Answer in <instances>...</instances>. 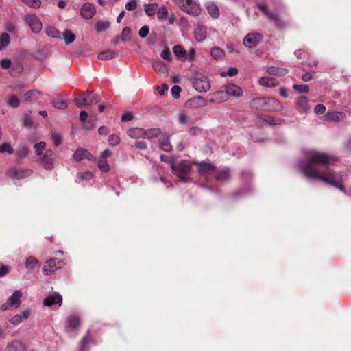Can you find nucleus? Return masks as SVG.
I'll return each mask as SVG.
<instances>
[{
  "label": "nucleus",
  "mask_w": 351,
  "mask_h": 351,
  "mask_svg": "<svg viewBox=\"0 0 351 351\" xmlns=\"http://www.w3.org/2000/svg\"><path fill=\"white\" fill-rule=\"evenodd\" d=\"M191 117L184 112L178 114V121L180 125H189L191 123Z\"/></svg>",
  "instance_id": "nucleus-38"
},
{
  "label": "nucleus",
  "mask_w": 351,
  "mask_h": 351,
  "mask_svg": "<svg viewBox=\"0 0 351 351\" xmlns=\"http://www.w3.org/2000/svg\"><path fill=\"white\" fill-rule=\"evenodd\" d=\"M62 303V297L57 292L45 297V306H51L55 304H58L59 306H61Z\"/></svg>",
  "instance_id": "nucleus-16"
},
{
  "label": "nucleus",
  "mask_w": 351,
  "mask_h": 351,
  "mask_svg": "<svg viewBox=\"0 0 351 351\" xmlns=\"http://www.w3.org/2000/svg\"><path fill=\"white\" fill-rule=\"evenodd\" d=\"M195 36L197 40L202 41L206 38V32L201 27H198L195 30Z\"/></svg>",
  "instance_id": "nucleus-47"
},
{
  "label": "nucleus",
  "mask_w": 351,
  "mask_h": 351,
  "mask_svg": "<svg viewBox=\"0 0 351 351\" xmlns=\"http://www.w3.org/2000/svg\"><path fill=\"white\" fill-rule=\"evenodd\" d=\"M32 171L29 169H19L16 168H11L8 171V175L12 178L22 179L29 176Z\"/></svg>",
  "instance_id": "nucleus-14"
},
{
  "label": "nucleus",
  "mask_w": 351,
  "mask_h": 351,
  "mask_svg": "<svg viewBox=\"0 0 351 351\" xmlns=\"http://www.w3.org/2000/svg\"><path fill=\"white\" fill-rule=\"evenodd\" d=\"M22 1L32 8H38L41 3L40 0H22Z\"/></svg>",
  "instance_id": "nucleus-60"
},
{
  "label": "nucleus",
  "mask_w": 351,
  "mask_h": 351,
  "mask_svg": "<svg viewBox=\"0 0 351 351\" xmlns=\"http://www.w3.org/2000/svg\"><path fill=\"white\" fill-rule=\"evenodd\" d=\"M162 134V131L160 128H152L149 130H144L143 138L152 139L157 138Z\"/></svg>",
  "instance_id": "nucleus-30"
},
{
  "label": "nucleus",
  "mask_w": 351,
  "mask_h": 351,
  "mask_svg": "<svg viewBox=\"0 0 351 351\" xmlns=\"http://www.w3.org/2000/svg\"><path fill=\"white\" fill-rule=\"evenodd\" d=\"M173 53L179 58H185L186 51L181 45H176L173 48Z\"/></svg>",
  "instance_id": "nucleus-44"
},
{
  "label": "nucleus",
  "mask_w": 351,
  "mask_h": 351,
  "mask_svg": "<svg viewBox=\"0 0 351 351\" xmlns=\"http://www.w3.org/2000/svg\"><path fill=\"white\" fill-rule=\"evenodd\" d=\"M96 10L95 5L90 3H84L80 10L81 16L86 19H91L95 14Z\"/></svg>",
  "instance_id": "nucleus-13"
},
{
  "label": "nucleus",
  "mask_w": 351,
  "mask_h": 351,
  "mask_svg": "<svg viewBox=\"0 0 351 351\" xmlns=\"http://www.w3.org/2000/svg\"><path fill=\"white\" fill-rule=\"evenodd\" d=\"M160 160L162 162H167L171 165V167L173 166V165L176 162V159L174 157H170L166 155L162 154L160 156Z\"/></svg>",
  "instance_id": "nucleus-57"
},
{
  "label": "nucleus",
  "mask_w": 351,
  "mask_h": 351,
  "mask_svg": "<svg viewBox=\"0 0 351 351\" xmlns=\"http://www.w3.org/2000/svg\"><path fill=\"white\" fill-rule=\"evenodd\" d=\"M282 104L277 99L274 97H266L265 111L279 112L283 109Z\"/></svg>",
  "instance_id": "nucleus-9"
},
{
  "label": "nucleus",
  "mask_w": 351,
  "mask_h": 351,
  "mask_svg": "<svg viewBox=\"0 0 351 351\" xmlns=\"http://www.w3.org/2000/svg\"><path fill=\"white\" fill-rule=\"evenodd\" d=\"M51 138L56 146H59L62 144V137L60 134L56 132H53L51 134Z\"/></svg>",
  "instance_id": "nucleus-52"
},
{
  "label": "nucleus",
  "mask_w": 351,
  "mask_h": 351,
  "mask_svg": "<svg viewBox=\"0 0 351 351\" xmlns=\"http://www.w3.org/2000/svg\"><path fill=\"white\" fill-rule=\"evenodd\" d=\"M152 66L155 71L158 72L161 75H167L168 73V69L166 64L160 60H154L152 63Z\"/></svg>",
  "instance_id": "nucleus-27"
},
{
  "label": "nucleus",
  "mask_w": 351,
  "mask_h": 351,
  "mask_svg": "<svg viewBox=\"0 0 351 351\" xmlns=\"http://www.w3.org/2000/svg\"><path fill=\"white\" fill-rule=\"evenodd\" d=\"M30 315V311L25 310L23 312L22 315H16L12 318L10 319L5 323L6 328H10V324L13 326L19 325L23 319H27Z\"/></svg>",
  "instance_id": "nucleus-11"
},
{
  "label": "nucleus",
  "mask_w": 351,
  "mask_h": 351,
  "mask_svg": "<svg viewBox=\"0 0 351 351\" xmlns=\"http://www.w3.org/2000/svg\"><path fill=\"white\" fill-rule=\"evenodd\" d=\"M293 88L300 93L309 92V86L306 84H294Z\"/></svg>",
  "instance_id": "nucleus-51"
},
{
  "label": "nucleus",
  "mask_w": 351,
  "mask_h": 351,
  "mask_svg": "<svg viewBox=\"0 0 351 351\" xmlns=\"http://www.w3.org/2000/svg\"><path fill=\"white\" fill-rule=\"evenodd\" d=\"M176 3L184 12L193 16H198L200 12L199 5L193 0H176Z\"/></svg>",
  "instance_id": "nucleus-5"
},
{
  "label": "nucleus",
  "mask_w": 351,
  "mask_h": 351,
  "mask_svg": "<svg viewBox=\"0 0 351 351\" xmlns=\"http://www.w3.org/2000/svg\"><path fill=\"white\" fill-rule=\"evenodd\" d=\"M74 102L79 108L87 107L85 92L82 93L80 96L75 97L74 98Z\"/></svg>",
  "instance_id": "nucleus-37"
},
{
  "label": "nucleus",
  "mask_w": 351,
  "mask_h": 351,
  "mask_svg": "<svg viewBox=\"0 0 351 351\" xmlns=\"http://www.w3.org/2000/svg\"><path fill=\"white\" fill-rule=\"evenodd\" d=\"M41 96V94L36 90H32L27 93H25L23 95L24 98L26 100L32 99H37Z\"/></svg>",
  "instance_id": "nucleus-49"
},
{
  "label": "nucleus",
  "mask_w": 351,
  "mask_h": 351,
  "mask_svg": "<svg viewBox=\"0 0 351 351\" xmlns=\"http://www.w3.org/2000/svg\"><path fill=\"white\" fill-rule=\"evenodd\" d=\"M259 84L266 87H275L278 84L276 78L264 77L259 80Z\"/></svg>",
  "instance_id": "nucleus-31"
},
{
  "label": "nucleus",
  "mask_w": 351,
  "mask_h": 351,
  "mask_svg": "<svg viewBox=\"0 0 351 351\" xmlns=\"http://www.w3.org/2000/svg\"><path fill=\"white\" fill-rule=\"evenodd\" d=\"M94 158L95 157L93 154H91L87 149L84 148L77 149L73 154V158L76 161H81L85 158L88 160H93Z\"/></svg>",
  "instance_id": "nucleus-15"
},
{
  "label": "nucleus",
  "mask_w": 351,
  "mask_h": 351,
  "mask_svg": "<svg viewBox=\"0 0 351 351\" xmlns=\"http://www.w3.org/2000/svg\"><path fill=\"white\" fill-rule=\"evenodd\" d=\"M265 98L266 97H256L250 100L249 102L250 107L252 109L265 111Z\"/></svg>",
  "instance_id": "nucleus-20"
},
{
  "label": "nucleus",
  "mask_w": 351,
  "mask_h": 351,
  "mask_svg": "<svg viewBox=\"0 0 351 351\" xmlns=\"http://www.w3.org/2000/svg\"><path fill=\"white\" fill-rule=\"evenodd\" d=\"M181 90H182V89L178 85H174L171 88L172 97L175 99L179 98Z\"/></svg>",
  "instance_id": "nucleus-58"
},
{
  "label": "nucleus",
  "mask_w": 351,
  "mask_h": 351,
  "mask_svg": "<svg viewBox=\"0 0 351 351\" xmlns=\"http://www.w3.org/2000/svg\"><path fill=\"white\" fill-rule=\"evenodd\" d=\"M10 43V37L8 33L0 34V51L8 47Z\"/></svg>",
  "instance_id": "nucleus-36"
},
{
  "label": "nucleus",
  "mask_w": 351,
  "mask_h": 351,
  "mask_svg": "<svg viewBox=\"0 0 351 351\" xmlns=\"http://www.w3.org/2000/svg\"><path fill=\"white\" fill-rule=\"evenodd\" d=\"M195 165H198V173L200 178H203L207 182H209L210 178L213 177L216 169L215 166L209 162H195Z\"/></svg>",
  "instance_id": "nucleus-6"
},
{
  "label": "nucleus",
  "mask_w": 351,
  "mask_h": 351,
  "mask_svg": "<svg viewBox=\"0 0 351 351\" xmlns=\"http://www.w3.org/2000/svg\"><path fill=\"white\" fill-rule=\"evenodd\" d=\"M63 38L66 45L71 44L75 39V35L70 30H65L63 32Z\"/></svg>",
  "instance_id": "nucleus-41"
},
{
  "label": "nucleus",
  "mask_w": 351,
  "mask_h": 351,
  "mask_svg": "<svg viewBox=\"0 0 351 351\" xmlns=\"http://www.w3.org/2000/svg\"><path fill=\"white\" fill-rule=\"evenodd\" d=\"M159 145L161 149L169 152L172 149L169 136L167 134H161L159 140Z\"/></svg>",
  "instance_id": "nucleus-25"
},
{
  "label": "nucleus",
  "mask_w": 351,
  "mask_h": 351,
  "mask_svg": "<svg viewBox=\"0 0 351 351\" xmlns=\"http://www.w3.org/2000/svg\"><path fill=\"white\" fill-rule=\"evenodd\" d=\"M56 155L51 149L45 151V170H51Z\"/></svg>",
  "instance_id": "nucleus-21"
},
{
  "label": "nucleus",
  "mask_w": 351,
  "mask_h": 351,
  "mask_svg": "<svg viewBox=\"0 0 351 351\" xmlns=\"http://www.w3.org/2000/svg\"><path fill=\"white\" fill-rule=\"evenodd\" d=\"M24 20L34 33H39L41 31L43 23L35 14H27L24 16Z\"/></svg>",
  "instance_id": "nucleus-8"
},
{
  "label": "nucleus",
  "mask_w": 351,
  "mask_h": 351,
  "mask_svg": "<svg viewBox=\"0 0 351 351\" xmlns=\"http://www.w3.org/2000/svg\"><path fill=\"white\" fill-rule=\"evenodd\" d=\"M87 106L101 101L100 96L94 92H85Z\"/></svg>",
  "instance_id": "nucleus-28"
},
{
  "label": "nucleus",
  "mask_w": 351,
  "mask_h": 351,
  "mask_svg": "<svg viewBox=\"0 0 351 351\" xmlns=\"http://www.w3.org/2000/svg\"><path fill=\"white\" fill-rule=\"evenodd\" d=\"M22 296L21 291L16 290L12 295L8 299L7 302L3 304L1 306V311H6L10 307L17 308L21 305L20 298Z\"/></svg>",
  "instance_id": "nucleus-7"
},
{
  "label": "nucleus",
  "mask_w": 351,
  "mask_h": 351,
  "mask_svg": "<svg viewBox=\"0 0 351 351\" xmlns=\"http://www.w3.org/2000/svg\"><path fill=\"white\" fill-rule=\"evenodd\" d=\"M8 351H23L22 345L19 341H13L8 345Z\"/></svg>",
  "instance_id": "nucleus-48"
},
{
  "label": "nucleus",
  "mask_w": 351,
  "mask_h": 351,
  "mask_svg": "<svg viewBox=\"0 0 351 351\" xmlns=\"http://www.w3.org/2000/svg\"><path fill=\"white\" fill-rule=\"evenodd\" d=\"M62 261H60L56 258H51L45 261V274L53 273L58 269L62 266Z\"/></svg>",
  "instance_id": "nucleus-12"
},
{
  "label": "nucleus",
  "mask_w": 351,
  "mask_h": 351,
  "mask_svg": "<svg viewBox=\"0 0 351 351\" xmlns=\"http://www.w3.org/2000/svg\"><path fill=\"white\" fill-rule=\"evenodd\" d=\"M110 23L107 21H99L96 23V30L97 32H101L109 27Z\"/></svg>",
  "instance_id": "nucleus-50"
},
{
  "label": "nucleus",
  "mask_w": 351,
  "mask_h": 351,
  "mask_svg": "<svg viewBox=\"0 0 351 351\" xmlns=\"http://www.w3.org/2000/svg\"><path fill=\"white\" fill-rule=\"evenodd\" d=\"M92 341V337L90 335V331L88 330L85 337H83L81 341V346L80 348V351H88V345Z\"/></svg>",
  "instance_id": "nucleus-35"
},
{
  "label": "nucleus",
  "mask_w": 351,
  "mask_h": 351,
  "mask_svg": "<svg viewBox=\"0 0 351 351\" xmlns=\"http://www.w3.org/2000/svg\"><path fill=\"white\" fill-rule=\"evenodd\" d=\"M337 158L333 156L315 152L308 156L307 161L301 165V168L307 177L318 179L344 191L342 177L326 167L334 164Z\"/></svg>",
  "instance_id": "nucleus-1"
},
{
  "label": "nucleus",
  "mask_w": 351,
  "mask_h": 351,
  "mask_svg": "<svg viewBox=\"0 0 351 351\" xmlns=\"http://www.w3.org/2000/svg\"><path fill=\"white\" fill-rule=\"evenodd\" d=\"M137 7V3L135 0H130L125 4V9L128 11H133Z\"/></svg>",
  "instance_id": "nucleus-63"
},
{
  "label": "nucleus",
  "mask_w": 351,
  "mask_h": 351,
  "mask_svg": "<svg viewBox=\"0 0 351 351\" xmlns=\"http://www.w3.org/2000/svg\"><path fill=\"white\" fill-rule=\"evenodd\" d=\"M108 143L110 145L112 146H116L119 144L120 138L118 136L115 134H111L108 137Z\"/></svg>",
  "instance_id": "nucleus-56"
},
{
  "label": "nucleus",
  "mask_w": 351,
  "mask_h": 351,
  "mask_svg": "<svg viewBox=\"0 0 351 351\" xmlns=\"http://www.w3.org/2000/svg\"><path fill=\"white\" fill-rule=\"evenodd\" d=\"M258 117L264 121H265L267 124L270 125H281L285 122L284 119L282 118H275L272 116H265L263 114H258Z\"/></svg>",
  "instance_id": "nucleus-22"
},
{
  "label": "nucleus",
  "mask_w": 351,
  "mask_h": 351,
  "mask_svg": "<svg viewBox=\"0 0 351 351\" xmlns=\"http://www.w3.org/2000/svg\"><path fill=\"white\" fill-rule=\"evenodd\" d=\"M25 267L30 271L40 267L39 261L34 258L29 257L25 261Z\"/></svg>",
  "instance_id": "nucleus-32"
},
{
  "label": "nucleus",
  "mask_w": 351,
  "mask_h": 351,
  "mask_svg": "<svg viewBox=\"0 0 351 351\" xmlns=\"http://www.w3.org/2000/svg\"><path fill=\"white\" fill-rule=\"evenodd\" d=\"M168 15V11L166 7H160L157 12V17L159 20H162L167 18Z\"/></svg>",
  "instance_id": "nucleus-53"
},
{
  "label": "nucleus",
  "mask_w": 351,
  "mask_h": 351,
  "mask_svg": "<svg viewBox=\"0 0 351 351\" xmlns=\"http://www.w3.org/2000/svg\"><path fill=\"white\" fill-rule=\"evenodd\" d=\"M325 117L328 121L339 122L346 118V114L342 112L331 111L328 112Z\"/></svg>",
  "instance_id": "nucleus-23"
},
{
  "label": "nucleus",
  "mask_w": 351,
  "mask_h": 351,
  "mask_svg": "<svg viewBox=\"0 0 351 351\" xmlns=\"http://www.w3.org/2000/svg\"><path fill=\"white\" fill-rule=\"evenodd\" d=\"M149 32V28L147 25H144L139 29L138 34L139 36L142 38H145Z\"/></svg>",
  "instance_id": "nucleus-61"
},
{
  "label": "nucleus",
  "mask_w": 351,
  "mask_h": 351,
  "mask_svg": "<svg viewBox=\"0 0 351 351\" xmlns=\"http://www.w3.org/2000/svg\"><path fill=\"white\" fill-rule=\"evenodd\" d=\"M127 134L132 138H143L144 129L141 128H131L127 130Z\"/></svg>",
  "instance_id": "nucleus-26"
},
{
  "label": "nucleus",
  "mask_w": 351,
  "mask_h": 351,
  "mask_svg": "<svg viewBox=\"0 0 351 351\" xmlns=\"http://www.w3.org/2000/svg\"><path fill=\"white\" fill-rule=\"evenodd\" d=\"M161 57L167 60V61H171V52H170V50L169 49V48L166 47L161 53L160 54Z\"/></svg>",
  "instance_id": "nucleus-62"
},
{
  "label": "nucleus",
  "mask_w": 351,
  "mask_h": 351,
  "mask_svg": "<svg viewBox=\"0 0 351 351\" xmlns=\"http://www.w3.org/2000/svg\"><path fill=\"white\" fill-rule=\"evenodd\" d=\"M8 152V154L14 153V149L12 148L10 144L5 143L0 145V153Z\"/></svg>",
  "instance_id": "nucleus-55"
},
{
  "label": "nucleus",
  "mask_w": 351,
  "mask_h": 351,
  "mask_svg": "<svg viewBox=\"0 0 351 351\" xmlns=\"http://www.w3.org/2000/svg\"><path fill=\"white\" fill-rule=\"evenodd\" d=\"M210 55L214 59L220 60L224 56V52L221 48L215 47L210 49Z\"/></svg>",
  "instance_id": "nucleus-39"
},
{
  "label": "nucleus",
  "mask_w": 351,
  "mask_h": 351,
  "mask_svg": "<svg viewBox=\"0 0 351 351\" xmlns=\"http://www.w3.org/2000/svg\"><path fill=\"white\" fill-rule=\"evenodd\" d=\"M51 104L54 108L60 110H64L68 106L66 100L60 97L59 96H56L51 98Z\"/></svg>",
  "instance_id": "nucleus-24"
},
{
  "label": "nucleus",
  "mask_w": 351,
  "mask_h": 351,
  "mask_svg": "<svg viewBox=\"0 0 351 351\" xmlns=\"http://www.w3.org/2000/svg\"><path fill=\"white\" fill-rule=\"evenodd\" d=\"M98 167L103 172H108L110 169L108 161L101 158L98 160Z\"/></svg>",
  "instance_id": "nucleus-46"
},
{
  "label": "nucleus",
  "mask_w": 351,
  "mask_h": 351,
  "mask_svg": "<svg viewBox=\"0 0 351 351\" xmlns=\"http://www.w3.org/2000/svg\"><path fill=\"white\" fill-rule=\"evenodd\" d=\"M256 6L264 15H265L269 20L273 21L277 28L281 29L286 25L285 22L278 14L271 12L269 10V8L267 3L258 2L256 3Z\"/></svg>",
  "instance_id": "nucleus-4"
},
{
  "label": "nucleus",
  "mask_w": 351,
  "mask_h": 351,
  "mask_svg": "<svg viewBox=\"0 0 351 351\" xmlns=\"http://www.w3.org/2000/svg\"><path fill=\"white\" fill-rule=\"evenodd\" d=\"M131 37V29L129 27H125L121 32V40L123 42H127L130 40Z\"/></svg>",
  "instance_id": "nucleus-43"
},
{
  "label": "nucleus",
  "mask_w": 351,
  "mask_h": 351,
  "mask_svg": "<svg viewBox=\"0 0 351 351\" xmlns=\"http://www.w3.org/2000/svg\"><path fill=\"white\" fill-rule=\"evenodd\" d=\"M34 149H35V152H36V155L40 156V160H41V161H43V157L41 156V155L44 150V143L40 142V143H36L34 145Z\"/></svg>",
  "instance_id": "nucleus-54"
},
{
  "label": "nucleus",
  "mask_w": 351,
  "mask_h": 351,
  "mask_svg": "<svg viewBox=\"0 0 351 351\" xmlns=\"http://www.w3.org/2000/svg\"><path fill=\"white\" fill-rule=\"evenodd\" d=\"M267 73L270 75L283 76L288 73V71L285 68L270 66L267 68Z\"/></svg>",
  "instance_id": "nucleus-34"
},
{
  "label": "nucleus",
  "mask_w": 351,
  "mask_h": 351,
  "mask_svg": "<svg viewBox=\"0 0 351 351\" xmlns=\"http://www.w3.org/2000/svg\"><path fill=\"white\" fill-rule=\"evenodd\" d=\"M191 82L193 87L198 92H207L210 88L208 77L202 73L193 72L191 77Z\"/></svg>",
  "instance_id": "nucleus-3"
},
{
  "label": "nucleus",
  "mask_w": 351,
  "mask_h": 351,
  "mask_svg": "<svg viewBox=\"0 0 351 351\" xmlns=\"http://www.w3.org/2000/svg\"><path fill=\"white\" fill-rule=\"evenodd\" d=\"M295 104L298 109L303 112H306L310 110L308 98L305 96H301L295 99Z\"/></svg>",
  "instance_id": "nucleus-18"
},
{
  "label": "nucleus",
  "mask_w": 351,
  "mask_h": 351,
  "mask_svg": "<svg viewBox=\"0 0 351 351\" xmlns=\"http://www.w3.org/2000/svg\"><path fill=\"white\" fill-rule=\"evenodd\" d=\"M194 163L195 162L188 160H182L178 162H175L171 167L172 172L180 180L188 182L191 181L190 174L193 165H195Z\"/></svg>",
  "instance_id": "nucleus-2"
},
{
  "label": "nucleus",
  "mask_w": 351,
  "mask_h": 351,
  "mask_svg": "<svg viewBox=\"0 0 351 351\" xmlns=\"http://www.w3.org/2000/svg\"><path fill=\"white\" fill-rule=\"evenodd\" d=\"M66 328L71 330L76 329L80 324L79 317L76 315H71L66 319Z\"/></svg>",
  "instance_id": "nucleus-29"
},
{
  "label": "nucleus",
  "mask_w": 351,
  "mask_h": 351,
  "mask_svg": "<svg viewBox=\"0 0 351 351\" xmlns=\"http://www.w3.org/2000/svg\"><path fill=\"white\" fill-rule=\"evenodd\" d=\"M226 93L228 95L241 97L243 94L242 89L234 84H228L225 86Z\"/></svg>",
  "instance_id": "nucleus-17"
},
{
  "label": "nucleus",
  "mask_w": 351,
  "mask_h": 351,
  "mask_svg": "<svg viewBox=\"0 0 351 351\" xmlns=\"http://www.w3.org/2000/svg\"><path fill=\"white\" fill-rule=\"evenodd\" d=\"M215 179L218 182H225L230 178V171L228 167L220 169L217 173L215 172L213 176Z\"/></svg>",
  "instance_id": "nucleus-19"
},
{
  "label": "nucleus",
  "mask_w": 351,
  "mask_h": 351,
  "mask_svg": "<svg viewBox=\"0 0 351 351\" xmlns=\"http://www.w3.org/2000/svg\"><path fill=\"white\" fill-rule=\"evenodd\" d=\"M207 10L209 13V14L213 18H218L219 16V10L217 6L213 3L210 4L207 6Z\"/></svg>",
  "instance_id": "nucleus-42"
},
{
  "label": "nucleus",
  "mask_w": 351,
  "mask_h": 351,
  "mask_svg": "<svg viewBox=\"0 0 351 351\" xmlns=\"http://www.w3.org/2000/svg\"><path fill=\"white\" fill-rule=\"evenodd\" d=\"M8 104L12 108H17L19 106V99L16 96H12L8 101Z\"/></svg>",
  "instance_id": "nucleus-59"
},
{
  "label": "nucleus",
  "mask_w": 351,
  "mask_h": 351,
  "mask_svg": "<svg viewBox=\"0 0 351 351\" xmlns=\"http://www.w3.org/2000/svg\"><path fill=\"white\" fill-rule=\"evenodd\" d=\"M45 33L51 38H61L60 32L53 27H48L45 29Z\"/></svg>",
  "instance_id": "nucleus-40"
},
{
  "label": "nucleus",
  "mask_w": 351,
  "mask_h": 351,
  "mask_svg": "<svg viewBox=\"0 0 351 351\" xmlns=\"http://www.w3.org/2000/svg\"><path fill=\"white\" fill-rule=\"evenodd\" d=\"M157 10V4L152 3L149 5H146L145 8V12L146 14L149 16H152L154 15Z\"/></svg>",
  "instance_id": "nucleus-45"
},
{
  "label": "nucleus",
  "mask_w": 351,
  "mask_h": 351,
  "mask_svg": "<svg viewBox=\"0 0 351 351\" xmlns=\"http://www.w3.org/2000/svg\"><path fill=\"white\" fill-rule=\"evenodd\" d=\"M326 110V107L324 104H317L314 109V111L317 114H322Z\"/></svg>",
  "instance_id": "nucleus-64"
},
{
  "label": "nucleus",
  "mask_w": 351,
  "mask_h": 351,
  "mask_svg": "<svg viewBox=\"0 0 351 351\" xmlns=\"http://www.w3.org/2000/svg\"><path fill=\"white\" fill-rule=\"evenodd\" d=\"M262 38L259 33H249L243 39V45L248 48L254 47L262 40Z\"/></svg>",
  "instance_id": "nucleus-10"
},
{
  "label": "nucleus",
  "mask_w": 351,
  "mask_h": 351,
  "mask_svg": "<svg viewBox=\"0 0 351 351\" xmlns=\"http://www.w3.org/2000/svg\"><path fill=\"white\" fill-rule=\"evenodd\" d=\"M117 57V53L112 50L102 51L97 55V58L101 60H111Z\"/></svg>",
  "instance_id": "nucleus-33"
}]
</instances>
